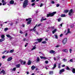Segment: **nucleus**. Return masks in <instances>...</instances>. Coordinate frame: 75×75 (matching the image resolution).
<instances>
[{"label":"nucleus","instance_id":"nucleus-42","mask_svg":"<svg viewBox=\"0 0 75 75\" xmlns=\"http://www.w3.org/2000/svg\"><path fill=\"white\" fill-rule=\"evenodd\" d=\"M8 30V28H6L5 29L4 31H7V30Z\"/></svg>","mask_w":75,"mask_h":75},{"label":"nucleus","instance_id":"nucleus-55","mask_svg":"<svg viewBox=\"0 0 75 75\" xmlns=\"http://www.w3.org/2000/svg\"><path fill=\"white\" fill-rule=\"evenodd\" d=\"M28 45V43H26V45H25V47H27V46Z\"/></svg>","mask_w":75,"mask_h":75},{"label":"nucleus","instance_id":"nucleus-31","mask_svg":"<svg viewBox=\"0 0 75 75\" xmlns=\"http://www.w3.org/2000/svg\"><path fill=\"white\" fill-rule=\"evenodd\" d=\"M14 50H11L9 52H10V53H12V52H14Z\"/></svg>","mask_w":75,"mask_h":75},{"label":"nucleus","instance_id":"nucleus-32","mask_svg":"<svg viewBox=\"0 0 75 75\" xmlns=\"http://www.w3.org/2000/svg\"><path fill=\"white\" fill-rule=\"evenodd\" d=\"M37 61H40V58H39V57H37Z\"/></svg>","mask_w":75,"mask_h":75},{"label":"nucleus","instance_id":"nucleus-28","mask_svg":"<svg viewBox=\"0 0 75 75\" xmlns=\"http://www.w3.org/2000/svg\"><path fill=\"white\" fill-rule=\"evenodd\" d=\"M49 74L50 75H52V74H53V71H50L49 72Z\"/></svg>","mask_w":75,"mask_h":75},{"label":"nucleus","instance_id":"nucleus-29","mask_svg":"<svg viewBox=\"0 0 75 75\" xmlns=\"http://www.w3.org/2000/svg\"><path fill=\"white\" fill-rule=\"evenodd\" d=\"M4 37H5V36H4V35H3L1 36V38H3V39H4Z\"/></svg>","mask_w":75,"mask_h":75},{"label":"nucleus","instance_id":"nucleus-1","mask_svg":"<svg viewBox=\"0 0 75 75\" xmlns=\"http://www.w3.org/2000/svg\"><path fill=\"white\" fill-rule=\"evenodd\" d=\"M28 5V0H25L23 3V8H26Z\"/></svg>","mask_w":75,"mask_h":75},{"label":"nucleus","instance_id":"nucleus-33","mask_svg":"<svg viewBox=\"0 0 75 75\" xmlns=\"http://www.w3.org/2000/svg\"><path fill=\"white\" fill-rule=\"evenodd\" d=\"M54 36L55 37V38H56V39H58V36H57V35H54Z\"/></svg>","mask_w":75,"mask_h":75},{"label":"nucleus","instance_id":"nucleus-17","mask_svg":"<svg viewBox=\"0 0 75 75\" xmlns=\"http://www.w3.org/2000/svg\"><path fill=\"white\" fill-rule=\"evenodd\" d=\"M40 57L41 59H47V58L45 57L40 56Z\"/></svg>","mask_w":75,"mask_h":75},{"label":"nucleus","instance_id":"nucleus-37","mask_svg":"<svg viewBox=\"0 0 75 75\" xmlns=\"http://www.w3.org/2000/svg\"><path fill=\"white\" fill-rule=\"evenodd\" d=\"M42 44H46L47 43V42L45 41H43L42 42Z\"/></svg>","mask_w":75,"mask_h":75},{"label":"nucleus","instance_id":"nucleus-8","mask_svg":"<svg viewBox=\"0 0 75 75\" xmlns=\"http://www.w3.org/2000/svg\"><path fill=\"white\" fill-rule=\"evenodd\" d=\"M71 32L70 31V29L69 28H68V29L67 32L66 34L67 35L68 34H71Z\"/></svg>","mask_w":75,"mask_h":75},{"label":"nucleus","instance_id":"nucleus-22","mask_svg":"<svg viewBox=\"0 0 75 75\" xmlns=\"http://www.w3.org/2000/svg\"><path fill=\"white\" fill-rule=\"evenodd\" d=\"M68 10H66L64 11V13H67L68 12Z\"/></svg>","mask_w":75,"mask_h":75},{"label":"nucleus","instance_id":"nucleus-64","mask_svg":"<svg viewBox=\"0 0 75 75\" xmlns=\"http://www.w3.org/2000/svg\"><path fill=\"white\" fill-rule=\"evenodd\" d=\"M26 73H27V74H29V72L28 71Z\"/></svg>","mask_w":75,"mask_h":75},{"label":"nucleus","instance_id":"nucleus-39","mask_svg":"<svg viewBox=\"0 0 75 75\" xmlns=\"http://www.w3.org/2000/svg\"><path fill=\"white\" fill-rule=\"evenodd\" d=\"M16 67H15L13 68L12 70V71H16Z\"/></svg>","mask_w":75,"mask_h":75},{"label":"nucleus","instance_id":"nucleus-44","mask_svg":"<svg viewBox=\"0 0 75 75\" xmlns=\"http://www.w3.org/2000/svg\"><path fill=\"white\" fill-rule=\"evenodd\" d=\"M6 57V56H3L2 57V58H3V59H4Z\"/></svg>","mask_w":75,"mask_h":75},{"label":"nucleus","instance_id":"nucleus-19","mask_svg":"<svg viewBox=\"0 0 75 75\" xmlns=\"http://www.w3.org/2000/svg\"><path fill=\"white\" fill-rule=\"evenodd\" d=\"M31 62L30 61V60H29L28 61V65H31Z\"/></svg>","mask_w":75,"mask_h":75},{"label":"nucleus","instance_id":"nucleus-56","mask_svg":"<svg viewBox=\"0 0 75 75\" xmlns=\"http://www.w3.org/2000/svg\"><path fill=\"white\" fill-rule=\"evenodd\" d=\"M63 35V34H61V35H60V37H62Z\"/></svg>","mask_w":75,"mask_h":75},{"label":"nucleus","instance_id":"nucleus-58","mask_svg":"<svg viewBox=\"0 0 75 75\" xmlns=\"http://www.w3.org/2000/svg\"><path fill=\"white\" fill-rule=\"evenodd\" d=\"M65 65H63L62 66V67H64Z\"/></svg>","mask_w":75,"mask_h":75},{"label":"nucleus","instance_id":"nucleus-27","mask_svg":"<svg viewBox=\"0 0 75 75\" xmlns=\"http://www.w3.org/2000/svg\"><path fill=\"white\" fill-rule=\"evenodd\" d=\"M31 68L32 70H34L35 69V67L34 66H32Z\"/></svg>","mask_w":75,"mask_h":75},{"label":"nucleus","instance_id":"nucleus-38","mask_svg":"<svg viewBox=\"0 0 75 75\" xmlns=\"http://www.w3.org/2000/svg\"><path fill=\"white\" fill-rule=\"evenodd\" d=\"M57 20L59 22L61 20V18H59L57 19Z\"/></svg>","mask_w":75,"mask_h":75},{"label":"nucleus","instance_id":"nucleus-4","mask_svg":"<svg viewBox=\"0 0 75 75\" xmlns=\"http://www.w3.org/2000/svg\"><path fill=\"white\" fill-rule=\"evenodd\" d=\"M26 21H29L27 23V24H30L31 23V20H30V18H28L26 19Z\"/></svg>","mask_w":75,"mask_h":75},{"label":"nucleus","instance_id":"nucleus-40","mask_svg":"<svg viewBox=\"0 0 75 75\" xmlns=\"http://www.w3.org/2000/svg\"><path fill=\"white\" fill-rule=\"evenodd\" d=\"M70 62H74V61L73 60V59H71L69 60Z\"/></svg>","mask_w":75,"mask_h":75},{"label":"nucleus","instance_id":"nucleus-23","mask_svg":"<svg viewBox=\"0 0 75 75\" xmlns=\"http://www.w3.org/2000/svg\"><path fill=\"white\" fill-rule=\"evenodd\" d=\"M36 45H35L33 47V48L32 49V50H35L36 48Z\"/></svg>","mask_w":75,"mask_h":75},{"label":"nucleus","instance_id":"nucleus-45","mask_svg":"<svg viewBox=\"0 0 75 75\" xmlns=\"http://www.w3.org/2000/svg\"><path fill=\"white\" fill-rule=\"evenodd\" d=\"M66 69H67V70H69V68L67 67Z\"/></svg>","mask_w":75,"mask_h":75},{"label":"nucleus","instance_id":"nucleus-57","mask_svg":"<svg viewBox=\"0 0 75 75\" xmlns=\"http://www.w3.org/2000/svg\"><path fill=\"white\" fill-rule=\"evenodd\" d=\"M34 1H35V0H32L31 1V2H34Z\"/></svg>","mask_w":75,"mask_h":75},{"label":"nucleus","instance_id":"nucleus-63","mask_svg":"<svg viewBox=\"0 0 75 75\" xmlns=\"http://www.w3.org/2000/svg\"><path fill=\"white\" fill-rule=\"evenodd\" d=\"M54 59L55 61L56 60V58H55V57H54Z\"/></svg>","mask_w":75,"mask_h":75},{"label":"nucleus","instance_id":"nucleus-59","mask_svg":"<svg viewBox=\"0 0 75 75\" xmlns=\"http://www.w3.org/2000/svg\"><path fill=\"white\" fill-rule=\"evenodd\" d=\"M27 33H26L25 34V37H27Z\"/></svg>","mask_w":75,"mask_h":75},{"label":"nucleus","instance_id":"nucleus-34","mask_svg":"<svg viewBox=\"0 0 75 75\" xmlns=\"http://www.w3.org/2000/svg\"><path fill=\"white\" fill-rule=\"evenodd\" d=\"M61 63H59L58 64V68H60V65H61Z\"/></svg>","mask_w":75,"mask_h":75},{"label":"nucleus","instance_id":"nucleus-24","mask_svg":"<svg viewBox=\"0 0 75 75\" xmlns=\"http://www.w3.org/2000/svg\"><path fill=\"white\" fill-rule=\"evenodd\" d=\"M72 72L73 73H75V69L73 68L72 69Z\"/></svg>","mask_w":75,"mask_h":75},{"label":"nucleus","instance_id":"nucleus-9","mask_svg":"<svg viewBox=\"0 0 75 75\" xmlns=\"http://www.w3.org/2000/svg\"><path fill=\"white\" fill-rule=\"evenodd\" d=\"M12 59H13V58L11 57H10L7 59V61H10L12 60Z\"/></svg>","mask_w":75,"mask_h":75},{"label":"nucleus","instance_id":"nucleus-54","mask_svg":"<svg viewBox=\"0 0 75 75\" xmlns=\"http://www.w3.org/2000/svg\"><path fill=\"white\" fill-rule=\"evenodd\" d=\"M20 33L21 34H23V32L22 31L20 30Z\"/></svg>","mask_w":75,"mask_h":75},{"label":"nucleus","instance_id":"nucleus-61","mask_svg":"<svg viewBox=\"0 0 75 75\" xmlns=\"http://www.w3.org/2000/svg\"><path fill=\"white\" fill-rule=\"evenodd\" d=\"M45 40L46 41H48V39L47 38H45Z\"/></svg>","mask_w":75,"mask_h":75},{"label":"nucleus","instance_id":"nucleus-62","mask_svg":"<svg viewBox=\"0 0 75 75\" xmlns=\"http://www.w3.org/2000/svg\"><path fill=\"white\" fill-rule=\"evenodd\" d=\"M25 40H26V39H25V38L23 39V41H25Z\"/></svg>","mask_w":75,"mask_h":75},{"label":"nucleus","instance_id":"nucleus-47","mask_svg":"<svg viewBox=\"0 0 75 75\" xmlns=\"http://www.w3.org/2000/svg\"><path fill=\"white\" fill-rule=\"evenodd\" d=\"M7 52V50H5L4 51V52H2V54H4V53H5V52Z\"/></svg>","mask_w":75,"mask_h":75},{"label":"nucleus","instance_id":"nucleus-26","mask_svg":"<svg viewBox=\"0 0 75 75\" xmlns=\"http://www.w3.org/2000/svg\"><path fill=\"white\" fill-rule=\"evenodd\" d=\"M5 39H0V42H2V41H4L5 40Z\"/></svg>","mask_w":75,"mask_h":75},{"label":"nucleus","instance_id":"nucleus-11","mask_svg":"<svg viewBox=\"0 0 75 75\" xmlns=\"http://www.w3.org/2000/svg\"><path fill=\"white\" fill-rule=\"evenodd\" d=\"M2 73H3L4 75V74H6V73H5V71H4V70L1 71V72H0V74H2Z\"/></svg>","mask_w":75,"mask_h":75},{"label":"nucleus","instance_id":"nucleus-3","mask_svg":"<svg viewBox=\"0 0 75 75\" xmlns=\"http://www.w3.org/2000/svg\"><path fill=\"white\" fill-rule=\"evenodd\" d=\"M67 38H64L62 42L63 43L64 45V44H65L67 43Z\"/></svg>","mask_w":75,"mask_h":75},{"label":"nucleus","instance_id":"nucleus-15","mask_svg":"<svg viewBox=\"0 0 75 75\" xmlns=\"http://www.w3.org/2000/svg\"><path fill=\"white\" fill-rule=\"evenodd\" d=\"M37 24L35 26L34 28L33 29H32V30L33 31H35V30H36L35 28L37 27Z\"/></svg>","mask_w":75,"mask_h":75},{"label":"nucleus","instance_id":"nucleus-60","mask_svg":"<svg viewBox=\"0 0 75 75\" xmlns=\"http://www.w3.org/2000/svg\"><path fill=\"white\" fill-rule=\"evenodd\" d=\"M25 62H23V64L24 65H25Z\"/></svg>","mask_w":75,"mask_h":75},{"label":"nucleus","instance_id":"nucleus-48","mask_svg":"<svg viewBox=\"0 0 75 75\" xmlns=\"http://www.w3.org/2000/svg\"><path fill=\"white\" fill-rule=\"evenodd\" d=\"M42 6H44V4H41L40 6V7H42Z\"/></svg>","mask_w":75,"mask_h":75},{"label":"nucleus","instance_id":"nucleus-46","mask_svg":"<svg viewBox=\"0 0 75 75\" xmlns=\"http://www.w3.org/2000/svg\"><path fill=\"white\" fill-rule=\"evenodd\" d=\"M56 6L57 7H59V4H57L56 5Z\"/></svg>","mask_w":75,"mask_h":75},{"label":"nucleus","instance_id":"nucleus-16","mask_svg":"<svg viewBox=\"0 0 75 75\" xmlns=\"http://www.w3.org/2000/svg\"><path fill=\"white\" fill-rule=\"evenodd\" d=\"M47 20L46 18H45L44 19V18L42 17V18L41 19L40 21H41V22H42V21H44V20Z\"/></svg>","mask_w":75,"mask_h":75},{"label":"nucleus","instance_id":"nucleus-36","mask_svg":"<svg viewBox=\"0 0 75 75\" xmlns=\"http://www.w3.org/2000/svg\"><path fill=\"white\" fill-rule=\"evenodd\" d=\"M6 4H7V2H4V3H3L2 4V5H3V6H4Z\"/></svg>","mask_w":75,"mask_h":75},{"label":"nucleus","instance_id":"nucleus-50","mask_svg":"<svg viewBox=\"0 0 75 75\" xmlns=\"http://www.w3.org/2000/svg\"><path fill=\"white\" fill-rule=\"evenodd\" d=\"M2 3H5V2L4 1V0H2Z\"/></svg>","mask_w":75,"mask_h":75},{"label":"nucleus","instance_id":"nucleus-25","mask_svg":"<svg viewBox=\"0 0 75 75\" xmlns=\"http://www.w3.org/2000/svg\"><path fill=\"white\" fill-rule=\"evenodd\" d=\"M6 36L8 38H11V36H10V35H9L8 34L6 35Z\"/></svg>","mask_w":75,"mask_h":75},{"label":"nucleus","instance_id":"nucleus-13","mask_svg":"<svg viewBox=\"0 0 75 75\" xmlns=\"http://www.w3.org/2000/svg\"><path fill=\"white\" fill-rule=\"evenodd\" d=\"M14 1L13 0H11L10 1V4H14Z\"/></svg>","mask_w":75,"mask_h":75},{"label":"nucleus","instance_id":"nucleus-52","mask_svg":"<svg viewBox=\"0 0 75 75\" xmlns=\"http://www.w3.org/2000/svg\"><path fill=\"white\" fill-rule=\"evenodd\" d=\"M51 3H52V4H54V1H51Z\"/></svg>","mask_w":75,"mask_h":75},{"label":"nucleus","instance_id":"nucleus-53","mask_svg":"<svg viewBox=\"0 0 75 75\" xmlns=\"http://www.w3.org/2000/svg\"><path fill=\"white\" fill-rule=\"evenodd\" d=\"M70 27L71 28H73L74 27V25H71Z\"/></svg>","mask_w":75,"mask_h":75},{"label":"nucleus","instance_id":"nucleus-51","mask_svg":"<svg viewBox=\"0 0 75 75\" xmlns=\"http://www.w3.org/2000/svg\"><path fill=\"white\" fill-rule=\"evenodd\" d=\"M45 63H46V64H48V61H45Z\"/></svg>","mask_w":75,"mask_h":75},{"label":"nucleus","instance_id":"nucleus-7","mask_svg":"<svg viewBox=\"0 0 75 75\" xmlns=\"http://www.w3.org/2000/svg\"><path fill=\"white\" fill-rule=\"evenodd\" d=\"M42 40V38H40V39H38L36 40V41H38V42H41Z\"/></svg>","mask_w":75,"mask_h":75},{"label":"nucleus","instance_id":"nucleus-14","mask_svg":"<svg viewBox=\"0 0 75 75\" xmlns=\"http://www.w3.org/2000/svg\"><path fill=\"white\" fill-rule=\"evenodd\" d=\"M16 68H20V64H17L16 65Z\"/></svg>","mask_w":75,"mask_h":75},{"label":"nucleus","instance_id":"nucleus-41","mask_svg":"<svg viewBox=\"0 0 75 75\" xmlns=\"http://www.w3.org/2000/svg\"><path fill=\"white\" fill-rule=\"evenodd\" d=\"M63 61H64V62H66V61H67V59H64Z\"/></svg>","mask_w":75,"mask_h":75},{"label":"nucleus","instance_id":"nucleus-12","mask_svg":"<svg viewBox=\"0 0 75 75\" xmlns=\"http://www.w3.org/2000/svg\"><path fill=\"white\" fill-rule=\"evenodd\" d=\"M63 52H68V50L67 49H63L62 50Z\"/></svg>","mask_w":75,"mask_h":75},{"label":"nucleus","instance_id":"nucleus-43","mask_svg":"<svg viewBox=\"0 0 75 75\" xmlns=\"http://www.w3.org/2000/svg\"><path fill=\"white\" fill-rule=\"evenodd\" d=\"M31 6H35V3H32L31 4Z\"/></svg>","mask_w":75,"mask_h":75},{"label":"nucleus","instance_id":"nucleus-30","mask_svg":"<svg viewBox=\"0 0 75 75\" xmlns=\"http://www.w3.org/2000/svg\"><path fill=\"white\" fill-rule=\"evenodd\" d=\"M61 17H65V16H66L65 15L62 14V15H61Z\"/></svg>","mask_w":75,"mask_h":75},{"label":"nucleus","instance_id":"nucleus-2","mask_svg":"<svg viewBox=\"0 0 75 75\" xmlns=\"http://www.w3.org/2000/svg\"><path fill=\"white\" fill-rule=\"evenodd\" d=\"M57 13V12H54L52 13L47 14V17H52V16H53L55 14H56Z\"/></svg>","mask_w":75,"mask_h":75},{"label":"nucleus","instance_id":"nucleus-49","mask_svg":"<svg viewBox=\"0 0 75 75\" xmlns=\"http://www.w3.org/2000/svg\"><path fill=\"white\" fill-rule=\"evenodd\" d=\"M41 24H39L38 25H37V27H39V26H40L41 25Z\"/></svg>","mask_w":75,"mask_h":75},{"label":"nucleus","instance_id":"nucleus-20","mask_svg":"<svg viewBox=\"0 0 75 75\" xmlns=\"http://www.w3.org/2000/svg\"><path fill=\"white\" fill-rule=\"evenodd\" d=\"M57 29H56L54 30H53L52 32L53 34H54V33H55V32H56V31H57Z\"/></svg>","mask_w":75,"mask_h":75},{"label":"nucleus","instance_id":"nucleus-18","mask_svg":"<svg viewBox=\"0 0 75 75\" xmlns=\"http://www.w3.org/2000/svg\"><path fill=\"white\" fill-rule=\"evenodd\" d=\"M56 67H57V65H56V64H54V67H53L52 68V69H54L55 68H56Z\"/></svg>","mask_w":75,"mask_h":75},{"label":"nucleus","instance_id":"nucleus-21","mask_svg":"<svg viewBox=\"0 0 75 75\" xmlns=\"http://www.w3.org/2000/svg\"><path fill=\"white\" fill-rule=\"evenodd\" d=\"M19 62H21V64H22L23 65V60H21V59H20L19 60Z\"/></svg>","mask_w":75,"mask_h":75},{"label":"nucleus","instance_id":"nucleus-5","mask_svg":"<svg viewBox=\"0 0 75 75\" xmlns=\"http://www.w3.org/2000/svg\"><path fill=\"white\" fill-rule=\"evenodd\" d=\"M65 72V70L64 69H62L60 70L59 74H61L62 72Z\"/></svg>","mask_w":75,"mask_h":75},{"label":"nucleus","instance_id":"nucleus-6","mask_svg":"<svg viewBox=\"0 0 75 75\" xmlns=\"http://www.w3.org/2000/svg\"><path fill=\"white\" fill-rule=\"evenodd\" d=\"M69 15L70 16H72V9H71L70 10V11L69 12Z\"/></svg>","mask_w":75,"mask_h":75},{"label":"nucleus","instance_id":"nucleus-35","mask_svg":"<svg viewBox=\"0 0 75 75\" xmlns=\"http://www.w3.org/2000/svg\"><path fill=\"white\" fill-rule=\"evenodd\" d=\"M72 49H69V51L70 54H71V52H72Z\"/></svg>","mask_w":75,"mask_h":75},{"label":"nucleus","instance_id":"nucleus-10","mask_svg":"<svg viewBox=\"0 0 75 75\" xmlns=\"http://www.w3.org/2000/svg\"><path fill=\"white\" fill-rule=\"evenodd\" d=\"M50 54H55V52L54 50H51L50 51Z\"/></svg>","mask_w":75,"mask_h":75}]
</instances>
